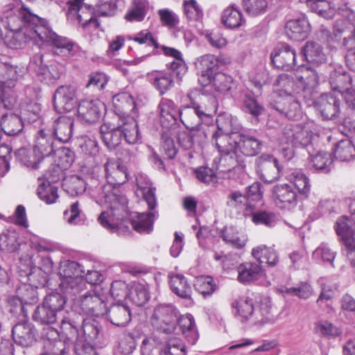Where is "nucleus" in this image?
Segmentation results:
<instances>
[{"label":"nucleus","mask_w":355,"mask_h":355,"mask_svg":"<svg viewBox=\"0 0 355 355\" xmlns=\"http://www.w3.org/2000/svg\"><path fill=\"white\" fill-rule=\"evenodd\" d=\"M107 184L96 187L95 190L89 189V194L96 198L98 204H107L110 209L103 211L98 220L100 224L111 232H116L121 221L124 218L127 207V199L117 194L116 185L125 183L128 180L125 166L114 160H108L105 165Z\"/></svg>","instance_id":"nucleus-1"},{"label":"nucleus","mask_w":355,"mask_h":355,"mask_svg":"<svg viewBox=\"0 0 355 355\" xmlns=\"http://www.w3.org/2000/svg\"><path fill=\"white\" fill-rule=\"evenodd\" d=\"M1 20L8 29L3 38L8 48L20 49L30 41L39 45L34 33L40 28L42 18L28 8H17L12 3L6 5L2 11Z\"/></svg>","instance_id":"nucleus-2"},{"label":"nucleus","mask_w":355,"mask_h":355,"mask_svg":"<svg viewBox=\"0 0 355 355\" xmlns=\"http://www.w3.org/2000/svg\"><path fill=\"white\" fill-rule=\"evenodd\" d=\"M216 147L225 160L230 164H241L245 157L257 155L261 149V142L250 135H216Z\"/></svg>","instance_id":"nucleus-3"},{"label":"nucleus","mask_w":355,"mask_h":355,"mask_svg":"<svg viewBox=\"0 0 355 355\" xmlns=\"http://www.w3.org/2000/svg\"><path fill=\"white\" fill-rule=\"evenodd\" d=\"M232 306L235 313L243 320L248 321L254 325L272 324L279 320L277 311L272 309L267 302L254 307L252 299L249 297L234 300Z\"/></svg>","instance_id":"nucleus-4"},{"label":"nucleus","mask_w":355,"mask_h":355,"mask_svg":"<svg viewBox=\"0 0 355 355\" xmlns=\"http://www.w3.org/2000/svg\"><path fill=\"white\" fill-rule=\"evenodd\" d=\"M141 355H186L182 340L175 336L163 337L159 333L150 334L143 339Z\"/></svg>","instance_id":"nucleus-5"},{"label":"nucleus","mask_w":355,"mask_h":355,"mask_svg":"<svg viewBox=\"0 0 355 355\" xmlns=\"http://www.w3.org/2000/svg\"><path fill=\"white\" fill-rule=\"evenodd\" d=\"M35 33V38L39 41L38 46H41L44 44L51 45L55 55L69 58L77 51V45L69 38L58 35L44 18H42L40 28Z\"/></svg>","instance_id":"nucleus-6"},{"label":"nucleus","mask_w":355,"mask_h":355,"mask_svg":"<svg viewBox=\"0 0 355 355\" xmlns=\"http://www.w3.org/2000/svg\"><path fill=\"white\" fill-rule=\"evenodd\" d=\"M73 301V306L76 311H81L87 315L100 317L106 313V305L103 299L96 289H88L85 284V289L77 295L68 296Z\"/></svg>","instance_id":"nucleus-7"},{"label":"nucleus","mask_w":355,"mask_h":355,"mask_svg":"<svg viewBox=\"0 0 355 355\" xmlns=\"http://www.w3.org/2000/svg\"><path fill=\"white\" fill-rule=\"evenodd\" d=\"M80 266L76 261H65L59 268L60 288L67 296L77 295L85 289L84 278L80 275Z\"/></svg>","instance_id":"nucleus-8"},{"label":"nucleus","mask_w":355,"mask_h":355,"mask_svg":"<svg viewBox=\"0 0 355 355\" xmlns=\"http://www.w3.org/2000/svg\"><path fill=\"white\" fill-rule=\"evenodd\" d=\"M261 198V185L259 182H254L248 187L247 196L243 195L239 191L231 192L227 197V205L248 217L252 213L255 203L259 202Z\"/></svg>","instance_id":"nucleus-9"},{"label":"nucleus","mask_w":355,"mask_h":355,"mask_svg":"<svg viewBox=\"0 0 355 355\" xmlns=\"http://www.w3.org/2000/svg\"><path fill=\"white\" fill-rule=\"evenodd\" d=\"M179 314V311L172 304H160L155 308L150 322L157 331L170 334L176 329Z\"/></svg>","instance_id":"nucleus-10"},{"label":"nucleus","mask_w":355,"mask_h":355,"mask_svg":"<svg viewBox=\"0 0 355 355\" xmlns=\"http://www.w3.org/2000/svg\"><path fill=\"white\" fill-rule=\"evenodd\" d=\"M67 19L78 23L87 31L96 29L99 23L94 17L92 7L84 3V0H70L67 2Z\"/></svg>","instance_id":"nucleus-11"},{"label":"nucleus","mask_w":355,"mask_h":355,"mask_svg":"<svg viewBox=\"0 0 355 355\" xmlns=\"http://www.w3.org/2000/svg\"><path fill=\"white\" fill-rule=\"evenodd\" d=\"M209 109L202 106L191 105L179 111V117L182 124L191 130L205 129L202 123H209Z\"/></svg>","instance_id":"nucleus-12"},{"label":"nucleus","mask_w":355,"mask_h":355,"mask_svg":"<svg viewBox=\"0 0 355 355\" xmlns=\"http://www.w3.org/2000/svg\"><path fill=\"white\" fill-rule=\"evenodd\" d=\"M271 198L275 205L282 209L291 210L299 202L297 191L288 183L275 185L272 189Z\"/></svg>","instance_id":"nucleus-13"},{"label":"nucleus","mask_w":355,"mask_h":355,"mask_svg":"<svg viewBox=\"0 0 355 355\" xmlns=\"http://www.w3.org/2000/svg\"><path fill=\"white\" fill-rule=\"evenodd\" d=\"M313 139V132L308 127L288 125L282 130L279 139L282 143H291L293 146H307Z\"/></svg>","instance_id":"nucleus-14"},{"label":"nucleus","mask_w":355,"mask_h":355,"mask_svg":"<svg viewBox=\"0 0 355 355\" xmlns=\"http://www.w3.org/2000/svg\"><path fill=\"white\" fill-rule=\"evenodd\" d=\"M342 96V93L331 92L321 94L318 97L315 103V107L323 119H333L338 115Z\"/></svg>","instance_id":"nucleus-15"},{"label":"nucleus","mask_w":355,"mask_h":355,"mask_svg":"<svg viewBox=\"0 0 355 355\" xmlns=\"http://www.w3.org/2000/svg\"><path fill=\"white\" fill-rule=\"evenodd\" d=\"M24 69L12 64L10 59L4 55H0V87L12 89L23 76Z\"/></svg>","instance_id":"nucleus-16"},{"label":"nucleus","mask_w":355,"mask_h":355,"mask_svg":"<svg viewBox=\"0 0 355 355\" xmlns=\"http://www.w3.org/2000/svg\"><path fill=\"white\" fill-rule=\"evenodd\" d=\"M105 105L98 99H84L80 101L77 107L78 119L85 123H92L101 116Z\"/></svg>","instance_id":"nucleus-17"},{"label":"nucleus","mask_w":355,"mask_h":355,"mask_svg":"<svg viewBox=\"0 0 355 355\" xmlns=\"http://www.w3.org/2000/svg\"><path fill=\"white\" fill-rule=\"evenodd\" d=\"M306 3L307 6L314 12L325 19H332L337 10L346 17H349L352 13L347 5L343 7L336 8L334 3L329 0H301Z\"/></svg>","instance_id":"nucleus-18"},{"label":"nucleus","mask_w":355,"mask_h":355,"mask_svg":"<svg viewBox=\"0 0 355 355\" xmlns=\"http://www.w3.org/2000/svg\"><path fill=\"white\" fill-rule=\"evenodd\" d=\"M219 62V58L213 54H205L196 59L194 64L200 75L199 82L202 85L206 86L211 82Z\"/></svg>","instance_id":"nucleus-19"},{"label":"nucleus","mask_w":355,"mask_h":355,"mask_svg":"<svg viewBox=\"0 0 355 355\" xmlns=\"http://www.w3.org/2000/svg\"><path fill=\"white\" fill-rule=\"evenodd\" d=\"M257 173L266 182H272L279 177L280 167L277 159L269 155H262L257 159Z\"/></svg>","instance_id":"nucleus-20"},{"label":"nucleus","mask_w":355,"mask_h":355,"mask_svg":"<svg viewBox=\"0 0 355 355\" xmlns=\"http://www.w3.org/2000/svg\"><path fill=\"white\" fill-rule=\"evenodd\" d=\"M76 103V92L74 87L60 86L53 96L55 109L58 112L71 111Z\"/></svg>","instance_id":"nucleus-21"},{"label":"nucleus","mask_w":355,"mask_h":355,"mask_svg":"<svg viewBox=\"0 0 355 355\" xmlns=\"http://www.w3.org/2000/svg\"><path fill=\"white\" fill-rule=\"evenodd\" d=\"M334 230L339 240L345 246L355 245V222L347 216L338 217L334 224Z\"/></svg>","instance_id":"nucleus-22"},{"label":"nucleus","mask_w":355,"mask_h":355,"mask_svg":"<svg viewBox=\"0 0 355 355\" xmlns=\"http://www.w3.org/2000/svg\"><path fill=\"white\" fill-rule=\"evenodd\" d=\"M270 56L272 64L277 68L288 71L295 64V51L288 45L275 49Z\"/></svg>","instance_id":"nucleus-23"},{"label":"nucleus","mask_w":355,"mask_h":355,"mask_svg":"<svg viewBox=\"0 0 355 355\" xmlns=\"http://www.w3.org/2000/svg\"><path fill=\"white\" fill-rule=\"evenodd\" d=\"M54 151L53 135L50 130L42 129L35 135L33 152L37 153V159L49 156Z\"/></svg>","instance_id":"nucleus-24"},{"label":"nucleus","mask_w":355,"mask_h":355,"mask_svg":"<svg viewBox=\"0 0 355 355\" xmlns=\"http://www.w3.org/2000/svg\"><path fill=\"white\" fill-rule=\"evenodd\" d=\"M311 31V26L305 17L291 19L285 26L286 35L293 40L301 41L306 39Z\"/></svg>","instance_id":"nucleus-25"},{"label":"nucleus","mask_w":355,"mask_h":355,"mask_svg":"<svg viewBox=\"0 0 355 355\" xmlns=\"http://www.w3.org/2000/svg\"><path fill=\"white\" fill-rule=\"evenodd\" d=\"M237 279L242 284H249L257 281L263 276L262 267L255 262H245L237 268Z\"/></svg>","instance_id":"nucleus-26"},{"label":"nucleus","mask_w":355,"mask_h":355,"mask_svg":"<svg viewBox=\"0 0 355 355\" xmlns=\"http://www.w3.org/2000/svg\"><path fill=\"white\" fill-rule=\"evenodd\" d=\"M274 106L277 111L290 119H297L302 115L299 100L295 96H288L277 100Z\"/></svg>","instance_id":"nucleus-27"},{"label":"nucleus","mask_w":355,"mask_h":355,"mask_svg":"<svg viewBox=\"0 0 355 355\" xmlns=\"http://www.w3.org/2000/svg\"><path fill=\"white\" fill-rule=\"evenodd\" d=\"M159 121L165 128H171L177 121L179 111L177 105L172 101L163 98L159 105Z\"/></svg>","instance_id":"nucleus-28"},{"label":"nucleus","mask_w":355,"mask_h":355,"mask_svg":"<svg viewBox=\"0 0 355 355\" xmlns=\"http://www.w3.org/2000/svg\"><path fill=\"white\" fill-rule=\"evenodd\" d=\"M296 83L297 87L302 89L304 92L311 93L318 83V76L317 73L312 69L305 67H300L295 74Z\"/></svg>","instance_id":"nucleus-29"},{"label":"nucleus","mask_w":355,"mask_h":355,"mask_svg":"<svg viewBox=\"0 0 355 355\" xmlns=\"http://www.w3.org/2000/svg\"><path fill=\"white\" fill-rule=\"evenodd\" d=\"M170 288L177 296L192 303V288L187 278L181 274L171 273L168 275Z\"/></svg>","instance_id":"nucleus-30"},{"label":"nucleus","mask_w":355,"mask_h":355,"mask_svg":"<svg viewBox=\"0 0 355 355\" xmlns=\"http://www.w3.org/2000/svg\"><path fill=\"white\" fill-rule=\"evenodd\" d=\"M12 334L15 343L24 347L32 345L35 339V329L29 322L17 324L12 328Z\"/></svg>","instance_id":"nucleus-31"},{"label":"nucleus","mask_w":355,"mask_h":355,"mask_svg":"<svg viewBox=\"0 0 355 355\" xmlns=\"http://www.w3.org/2000/svg\"><path fill=\"white\" fill-rule=\"evenodd\" d=\"M138 192H140L144 200L146 202L150 210L156 207L155 188L152 186L146 175L139 173L136 177Z\"/></svg>","instance_id":"nucleus-32"},{"label":"nucleus","mask_w":355,"mask_h":355,"mask_svg":"<svg viewBox=\"0 0 355 355\" xmlns=\"http://www.w3.org/2000/svg\"><path fill=\"white\" fill-rule=\"evenodd\" d=\"M216 123L218 131L213 134V141L216 144V135H236L234 131L239 129L237 119L227 113L219 114L217 116Z\"/></svg>","instance_id":"nucleus-33"},{"label":"nucleus","mask_w":355,"mask_h":355,"mask_svg":"<svg viewBox=\"0 0 355 355\" xmlns=\"http://www.w3.org/2000/svg\"><path fill=\"white\" fill-rule=\"evenodd\" d=\"M120 117L121 124L119 125V127L124 139L128 144H136L141 137L137 121L133 116Z\"/></svg>","instance_id":"nucleus-34"},{"label":"nucleus","mask_w":355,"mask_h":355,"mask_svg":"<svg viewBox=\"0 0 355 355\" xmlns=\"http://www.w3.org/2000/svg\"><path fill=\"white\" fill-rule=\"evenodd\" d=\"M157 211L150 213H135L132 216L131 224L133 229L139 233H150L153 230V223L157 218Z\"/></svg>","instance_id":"nucleus-35"},{"label":"nucleus","mask_w":355,"mask_h":355,"mask_svg":"<svg viewBox=\"0 0 355 355\" xmlns=\"http://www.w3.org/2000/svg\"><path fill=\"white\" fill-rule=\"evenodd\" d=\"M251 255L260 263H267L270 266H275L279 261V257L273 247L259 245L252 248Z\"/></svg>","instance_id":"nucleus-36"},{"label":"nucleus","mask_w":355,"mask_h":355,"mask_svg":"<svg viewBox=\"0 0 355 355\" xmlns=\"http://www.w3.org/2000/svg\"><path fill=\"white\" fill-rule=\"evenodd\" d=\"M207 134L205 129H198V131L191 130L179 132L177 135V140L179 145L184 150L191 149L195 143H202L207 138Z\"/></svg>","instance_id":"nucleus-37"},{"label":"nucleus","mask_w":355,"mask_h":355,"mask_svg":"<svg viewBox=\"0 0 355 355\" xmlns=\"http://www.w3.org/2000/svg\"><path fill=\"white\" fill-rule=\"evenodd\" d=\"M289 184L297 191L298 196L307 198L311 190L309 178L301 171H294L287 177Z\"/></svg>","instance_id":"nucleus-38"},{"label":"nucleus","mask_w":355,"mask_h":355,"mask_svg":"<svg viewBox=\"0 0 355 355\" xmlns=\"http://www.w3.org/2000/svg\"><path fill=\"white\" fill-rule=\"evenodd\" d=\"M109 320L114 325L125 326L131 320V313L130 309L125 305L114 304L112 306L108 311H106Z\"/></svg>","instance_id":"nucleus-39"},{"label":"nucleus","mask_w":355,"mask_h":355,"mask_svg":"<svg viewBox=\"0 0 355 355\" xmlns=\"http://www.w3.org/2000/svg\"><path fill=\"white\" fill-rule=\"evenodd\" d=\"M293 78L288 74L279 75L273 83V92L277 96V100L286 98L288 96H294Z\"/></svg>","instance_id":"nucleus-40"},{"label":"nucleus","mask_w":355,"mask_h":355,"mask_svg":"<svg viewBox=\"0 0 355 355\" xmlns=\"http://www.w3.org/2000/svg\"><path fill=\"white\" fill-rule=\"evenodd\" d=\"M73 124V120L70 117H59L54 123L53 135L60 142H67L72 135Z\"/></svg>","instance_id":"nucleus-41"},{"label":"nucleus","mask_w":355,"mask_h":355,"mask_svg":"<svg viewBox=\"0 0 355 355\" xmlns=\"http://www.w3.org/2000/svg\"><path fill=\"white\" fill-rule=\"evenodd\" d=\"M178 322L187 341L194 345L199 337L195 320L190 313L179 316Z\"/></svg>","instance_id":"nucleus-42"},{"label":"nucleus","mask_w":355,"mask_h":355,"mask_svg":"<svg viewBox=\"0 0 355 355\" xmlns=\"http://www.w3.org/2000/svg\"><path fill=\"white\" fill-rule=\"evenodd\" d=\"M148 77L153 87L160 94H165L173 86V77L171 73L166 71H153L148 73Z\"/></svg>","instance_id":"nucleus-43"},{"label":"nucleus","mask_w":355,"mask_h":355,"mask_svg":"<svg viewBox=\"0 0 355 355\" xmlns=\"http://www.w3.org/2000/svg\"><path fill=\"white\" fill-rule=\"evenodd\" d=\"M100 132L102 139L108 148H115L121 143L122 135L119 125L115 127L105 123L101 126Z\"/></svg>","instance_id":"nucleus-44"},{"label":"nucleus","mask_w":355,"mask_h":355,"mask_svg":"<svg viewBox=\"0 0 355 355\" xmlns=\"http://www.w3.org/2000/svg\"><path fill=\"white\" fill-rule=\"evenodd\" d=\"M128 298L137 306H143L150 298L147 286L142 283L134 282L129 288Z\"/></svg>","instance_id":"nucleus-45"},{"label":"nucleus","mask_w":355,"mask_h":355,"mask_svg":"<svg viewBox=\"0 0 355 355\" xmlns=\"http://www.w3.org/2000/svg\"><path fill=\"white\" fill-rule=\"evenodd\" d=\"M302 53L306 60L313 64H321L326 60V55L321 46L313 42H308Z\"/></svg>","instance_id":"nucleus-46"},{"label":"nucleus","mask_w":355,"mask_h":355,"mask_svg":"<svg viewBox=\"0 0 355 355\" xmlns=\"http://www.w3.org/2000/svg\"><path fill=\"white\" fill-rule=\"evenodd\" d=\"M112 103L115 111L119 115L128 114L135 108V103L132 96L127 93L123 92L113 96Z\"/></svg>","instance_id":"nucleus-47"},{"label":"nucleus","mask_w":355,"mask_h":355,"mask_svg":"<svg viewBox=\"0 0 355 355\" xmlns=\"http://www.w3.org/2000/svg\"><path fill=\"white\" fill-rule=\"evenodd\" d=\"M221 21L223 24L228 28H238L245 22L240 10L234 6H229L223 10Z\"/></svg>","instance_id":"nucleus-48"},{"label":"nucleus","mask_w":355,"mask_h":355,"mask_svg":"<svg viewBox=\"0 0 355 355\" xmlns=\"http://www.w3.org/2000/svg\"><path fill=\"white\" fill-rule=\"evenodd\" d=\"M1 126L6 135H15L22 130L23 123L19 116L9 113L3 116Z\"/></svg>","instance_id":"nucleus-49"},{"label":"nucleus","mask_w":355,"mask_h":355,"mask_svg":"<svg viewBox=\"0 0 355 355\" xmlns=\"http://www.w3.org/2000/svg\"><path fill=\"white\" fill-rule=\"evenodd\" d=\"M148 1L147 0H133L131 7L125 15V19L129 21H141L148 11Z\"/></svg>","instance_id":"nucleus-50"},{"label":"nucleus","mask_w":355,"mask_h":355,"mask_svg":"<svg viewBox=\"0 0 355 355\" xmlns=\"http://www.w3.org/2000/svg\"><path fill=\"white\" fill-rule=\"evenodd\" d=\"M314 331L320 336L334 338L341 335L342 331L332 322L326 320H319L314 323Z\"/></svg>","instance_id":"nucleus-51"},{"label":"nucleus","mask_w":355,"mask_h":355,"mask_svg":"<svg viewBox=\"0 0 355 355\" xmlns=\"http://www.w3.org/2000/svg\"><path fill=\"white\" fill-rule=\"evenodd\" d=\"M277 291L284 296H297L302 299H307L313 294V289L307 283H302L298 288L279 285Z\"/></svg>","instance_id":"nucleus-52"},{"label":"nucleus","mask_w":355,"mask_h":355,"mask_svg":"<svg viewBox=\"0 0 355 355\" xmlns=\"http://www.w3.org/2000/svg\"><path fill=\"white\" fill-rule=\"evenodd\" d=\"M259 204L261 205V201L258 203H255L252 213L248 216L252 218V220L255 225H264L268 227L274 226L276 223L275 215L272 212L259 211L258 207Z\"/></svg>","instance_id":"nucleus-53"},{"label":"nucleus","mask_w":355,"mask_h":355,"mask_svg":"<svg viewBox=\"0 0 355 355\" xmlns=\"http://www.w3.org/2000/svg\"><path fill=\"white\" fill-rule=\"evenodd\" d=\"M136 340L132 334L125 333L119 338L114 349L116 355H130L136 348Z\"/></svg>","instance_id":"nucleus-54"},{"label":"nucleus","mask_w":355,"mask_h":355,"mask_svg":"<svg viewBox=\"0 0 355 355\" xmlns=\"http://www.w3.org/2000/svg\"><path fill=\"white\" fill-rule=\"evenodd\" d=\"M37 194L41 200L49 205L55 203L58 198V188L48 181H42L39 184Z\"/></svg>","instance_id":"nucleus-55"},{"label":"nucleus","mask_w":355,"mask_h":355,"mask_svg":"<svg viewBox=\"0 0 355 355\" xmlns=\"http://www.w3.org/2000/svg\"><path fill=\"white\" fill-rule=\"evenodd\" d=\"M62 187L70 196H76L86 191L87 185L83 179L72 176L64 180Z\"/></svg>","instance_id":"nucleus-56"},{"label":"nucleus","mask_w":355,"mask_h":355,"mask_svg":"<svg viewBox=\"0 0 355 355\" xmlns=\"http://www.w3.org/2000/svg\"><path fill=\"white\" fill-rule=\"evenodd\" d=\"M336 159L348 161L355 156V146L349 139L340 140L334 148Z\"/></svg>","instance_id":"nucleus-57"},{"label":"nucleus","mask_w":355,"mask_h":355,"mask_svg":"<svg viewBox=\"0 0 355 355\" xmlns=\"http://www.w3.org/2000/svg\"><path fill=\"white\" fill-rule=\"evenodd\" d=\"M329 82L332 92L342 93L341 90L351 84L352 77L343 70H336L331 73Z\"/></svg>","instance_id":"nucleus-58"},{"label":"nucleus","mask_w":355,"mask_h":355,"mask_svg":"<svg viewBox=\"0 0 355 355\" xmlns=\"http://www.w3.org/2000/svg\"><path fill=\"white\" fill-rule=\"evenodd\" d=\"M311 162L315 170L327 173L330 171L333 157L330 153L324 150H320L312 156Z\"/></svg>","instance_id":"nucleus-59"},{"label":"nucleus","mask_w":355,"mask_h":355,"mask_svg":"<svg viewBox=\"0 0 355 355\" xmlns=\"http://www.w3.org/2000/svg\"><path fill=\"white\" fill-rule=\"evenodd\" d=\"M223 238L227 244L238 249L243 248L248 241V238L245 234L239 233L232 227L225 230L223 232Z\"/></svg>","instance_id":"nucleus-60"},{"label":"nucleus","mask_w":355,"mask_h":355,"mask_svg":"<svg viewBox=\"0 0 355 355\" xmlns=\"http://www.w3.org/2000/svg\"><path fill=\"white\" fill-rule=\"evenodd\" d=\"M33 319L41 324H51L56 320V313L42 303L35 310Z\"/></svg>","instance_id":"nucleus-61"},{"label":"nucleus","mask_w":355,"mask_h":355,"mask_svg":"<svg viewBox=\"0 0 355 355\" xmlns=\"http://www.w3.org/2000/svg\"><path fill=\"white\" fill-rule=\"evenodd\" d=\"M243 110L252 116L257 117L263 112V107L250 94H246L243 98Z\"/></svg>","instance_id":"nucleus-62"},{"label":"nucleus","mask_w":355,"mask_h":355,"mask_svg":"<svg viewBox=\"0 0 355 355\" xmlns=\"http://www.w3.org/2000/svg\"><path fill=\"white\" fill-rule=\"evenodd\" d=\"M194 286L196 289L204 297L211 295L216 289V284L209 276H200L196 278Z\"/></svg>","instance_id":"nucleus-63"},{"label":"nucleus","mask_w":355,"mask_h":355,"mask_svg":"<svg viewBox=\"0 0 355 355\" xmlns=\"http://www.w3.org/2000/svg\"><path fill=\"white\" fill-rule=\"evenodd\" d=\"M211 81L215 90L222 94L228 92L234 86L232 78L222 73H216Z\"/></svg>","instance_id":"nucleus-64"}]
</instances>
